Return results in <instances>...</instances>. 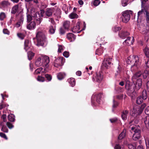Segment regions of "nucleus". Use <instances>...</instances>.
Wrapping results in <instances>:
<instances>
[{"label": "nucleus", "instance_id": "nucleus-1", "mask_svg": "<svg viewBox=\"0 0 149 149\" xmlns=\"http://www.w3.org/2000/svg\"><path fill=\"white\" fill-rule=\"evenodd\" d=\"M126 63L129 65L134 63L131 68V70L134 72L136 70L140 67L141 62L139 57L136 56H132L127 58L126 60Z\"/></svg>", "mask_w": 149, "mask_h": 149}, {"label": "nucleus", "instance_id": "nucleus-2", "mask_svg": "<svg viewBox=\"0 0 149 149\" xmlns=\"http://www.w3.org/2000/svg\"><path fill=\"white\" fill-rule=\"evenodd\" d=\"M49 62V58L47 56H44L41 58H38L36 61L35 64L38 66H42L47 68Z\"/></svg>", "mask_w": 149, "mask_h": 149}, {"label": "nucleus", "instance_id": "nucleus-3", "mask_svg": "<svg viewBox=\"0 0 149 149\" xmlns=\"http://www.w3.org/2000/svg\"><path fill=\"white\" fill-rule=\"evenodd\" d=\"M37 40V45L42 46L45 42V37L44 34L40 31H38L36 35Z\"/></svg>", "mask_w": 149, "mask_h": 149}, {"label": "nucleus", "instance_id": "nucleus-4", "mask_svg": "<svg viewBox=\"0 0 149 149\" xmlns=\"http://www.w3.org/2000/svg\"><path fill=\"white\" fill-rule=\"evenodd\" d=\"M131 130L132 132L134 133L132 137L133 139L135 141L139 139L141 136V131L140 127L134 126L131 127Z\"/></svg>", "mask_w": 149, "mask_h": 149}, {"label": "nucleus", "instance_id": "nucleus-5", "mask_svg": "<svg viewBox=\"0 0 149 149\" xmlns=\"http://www.w3.org/2000/svg\"><path fill=\"white\" fill-rule=\"evenodd\" d=\"M132 11L131 10H126L122 13V20L123 22L127 23L130 20V14H132Z\"/></svg>", "mask_w": 149, "mask_h": 149}, {"label": "nucleus", "instance_id": "nucleus-6", "mask_svg": "<svg viewBox=\"0 0 149 149\" xmlns=\"http://www.w3.org/2000/svg\"><path fill=\"white\" fill-rule=\"evenodd\" d=\"M64 58L63 57H59L56 59L54 62V66L59 67L63 65L64 62Z\"/></svg>", "mask_w": 149, "mask_h": 149}, {"label": "nucleus", "instance_id": "nucleus-7", "mask_svg": "<svg viewBox=\"0 0 149 149\" xmlns=\"http://www.w3.org/2000/svg\"><path fill=\"white\" fill-rule=\"evenodd\" d=\"M132 112V116H136L142 113V110L140 108V106L137 105L135 106L134 107Z\"/></svg>", "mask_w": 149, "mask_h": 149}, {"label": "nucleus", "instance_id": "nucleus-8", "mask_svg": "<svg viewBox=\"0 0 149 149\" xmlns=\"http://www.w3.org/2000/svg\"><path fill=\"white\" fill-rule=\"evenodd\" d=\"M102 94L101 93L93 94L91 97L92 102L96 100L98 103L100 102Z\"/></svg>", "mask_w": 149, "mask_h": 149}, {"label": "nucleus", "instance_id": "nucleus-9", "mask_svg": "<svg viewBox=\"0 0 149 149\" xmlns=\"http://www.w3.org/2000/svg\"><path fill=\"white\" fill-rule=\"evenodd\" d=\"M112 58H107L106 60H104L102 63V66L106 68H108L110 66V65L111 63Z\"/></svg>", "mask_w": 149, "mask_h": 149}, {"label": "nucleus", "instance_id": "nucleus-10", "mask_svg": "<svg viewBox=\"0 0 149 149\" xmlns=\"http://www.w3.org/2000/svg\"><path fill=\"white\" fill-rule=\"evenodd\" d=\"M103 79V74L101 72H99L96 74L95 80L98 82H100Z\"/></svg>", "mask_w": 149, "mask_h": 149}, {"label": "nucleus", "instance_id": "nucleus-11", "mask_svg": "<svg viewBox=\"0 0 149 149\" xmlns=\"http://www.w3.org/2000/svg\"><path fill=\"white\" fill-rule=\"evenodd\" d=\"M34 17L35 20L36 21V23L39 24L42 21V18L38 12L36 13L33 17Z\"/></svg>", "mask_w": 149, "mask_h": 149}, {"label": "nucleus", "instance_id": "nucleus-12", "mask_svg": "<svg viewBox=\"0 0 149 149\" xmlns=\"http://www.w3.org/2000/svg\"><path fill=\"white\" fill-rule=\"evenodd\" d=\"M134 42V40H133V38L130 37H128L123 42V44L124 45H127L132 44Z\"/></svg>", "mask_w": 149, "mask_h": 149}, {"label": "nucleus", "instance_id": "nucleus-13", "mask_svg": "<svg viewBox=\"0 0 149 149\" xmlns=\"http://www.w3.org/2000/svg\"><path fill=\"white\" fill-rule=\"evenodd\" d=\"M80 22H78L77 23L76 26H74L72 29V31L75 33H79L80 31H79L80 25Z\"/></svg>", "mask_w": 149, "mask_h": 149}, {"label": "nucleus", "instance_id": "nucleus-14", "mask_svg": "<svg viewBox=\"0 0 149 149\" xmlns=\"http://www.w3.org/2000/svg\"><path fill=\"white\" fill-rule=\"evenodd\" d=\"M142 84V80L141 79H138L136 83L135 87L136 90H138L141 88Z\"/></svg>", "mask_w": 149, "mask_h": 149}, {"label": "nucleus", "instance_id": "nucleus-15", "mask_svg": "<svg viewBox=\"0 0 149 149\" xmlns=\"http://www.w3.org/2000/svg\"><path fill=\"white\" fill-rule=\"evenodd\" d=\"M129 114L128 111L125 110L123 111L121 114L122 119L124 120H125L127 119L128 116Z\"/></svg>", "mask_w": 149, "mask_h": 149}, {"label": "nucleus", "instance_id": "nucleus-16", "mask_svg": "<svg viewBox=\"0 0 149 149\" xmlns=\"http://www.w3.org/2000/svg\"><path fill=\"white\" fill-rule=\"evenodd\" d=\"M31 45V43L29 40H25L24 49L26 51H27L30 48Z\"/></svg>", "mask_w": 149, "mask_h": 149}, {"label": "nucleus", "instance_id": "nucleus-17", "mask_svg": "<svg viewBox=\"0 0 149 149\" xmlns=\"http://www.w3.org/2000/svg\"><path fill=\"white\" fill-rule=\"evenodd\" d=\"M36 25V23L34 21L32 22L27 25V28L29 30L33 29L35 28Z\"/></svg>", "mask_w": 149, "mask_h": 149}, {"label": "nucleus", "instance_id": "nucleus-18", "mask_svg": "<svg viewBox=\"0 0 149 149\" xmlns=\"http://www.w3.org/2000/svg\"><path fill=\"white\" fill-rule=\"evenodd\" d=\"M67 38L70 42H72L74 40L75 37L72 33H69L67 35Z\"/></svg>", "mask_w": 149, "mask_h": 149}, {"label": "nucleus", "instance_id": "nucleus-19", "mask_svg": "<svg viewBox=\"0 0 149 149\" xmlns=\"http://www.w3.org/2000/svg\"><path fill=\"white\" fill-rule=\"evenodd\" d=\"M52 10L51 9L48 8L46 9V10L45 13V15L47 17H49L52 15Z\"/></svg>", "mask_w": 149, "mask_h": 149}, {"label": "nucleus", "instance_id": "nucleus-20", "mask_svg": "<svg viewBox=\"0 0 149 149\" xmlns=\"http://www.w3.org/2000/svg\"><path fill=\"white\" fill-rule=\"evenodd\" d=\"M143 120L145 123L146 127L149 128V116L145 117L143 119Z\"/></svg>", "mask_w": 149, "mask_h": 149}, {"label": "nucleus", "instance_id": "nucleus-21", "mask_svg": "<svg viewBox=\"0 0 149 149\" xmlns=\"http://www.w3.org/2000/svg\"><path fill=\"white\" fill-rule=\"evenodd\" d=\"M68 81L71 86L73 87L75 86V81L74 79L71 78L69 79Z\"/></svg>", "mask_w": 149, "mask_h": 149}, {"label": "nucleus", "instance_id": "nucleus-22", "mask_svg": "<svg viewBox=\"0 0 149 149\" xmlns=\"http://www.w3.org/2000/svg\"><path fill=\"white\" fill-rule=\"evenodd\" d=\"M129 35V33L127 32L121 31V32L119 34L120 38L122 39H124V38L128 36Z\"/></svg>", "mask_w": 149, "mask_h": 149}, {"label": "nucleus", "instance_id": "nucleus-23", "mask_svg": "<svg viewBox=\"0 0 149 149\" xmlns=\"http://www.w3.org/2000/svg\"><path fill=\"white\" fill-rule=\"evenodd\" d=\"M18 11V6L15 5L13 6L11 11V13L15 14Z\"/></svg>", "mask_w": 149, "mask_h": 149}, {"label": "nucleus", "instance_id": "nucleus-24", "mask_svg": "<svg viewBox=\"0 0 149 149\" xmlns=\"http://www.w3.org/2000/svg\"><path fill=\"white\" fill-rule=\"evenodd\" d=\"M126 132V130H124L120 134L118 137V139L119 140L123 139L125 136Z\"/></svg>", "mask_w": 149, "mask_h": 149}, {"label": "nucleus", "instance_id": "nucleus-25", "mask_svg": "<svg viewBox=\"0 0 149 149\" xmlns=\"http://www.w3.org/2000/svg\"><path fill=\"white\" fill-rule=\"evenodd\" d=\"M70 22L69 21H65L63 23V26L65 29H68L70 25Z\"/></svg>", "mask_w": 149, "mask_h": 149}, {"label": "nucleus", "instance_id": "nucleus-26", "mask_svg": "<svg viewBox=\"0 0 149 149\" xmlns=\"http://www.w3.org/2000/svg\"><path fill=\"white\" fill-rule=\"evenodd\" d=\"M125 86L127 89L129 90L132 88V84L129 81H127Z\"/></svg>", "mask_w": 149, "mask_h": 149}, {"label": "nucleus", "instance_id": "nucleus-27", "mask_svg": "<svg viewBox=\"0 0 149 149\" xmlns=\"http://www.w3.org/2000/svg\"><path fill=\"white\" fill-rule=\"evenodd\" d=\"M65 76L64 73L60 72L57 75V77L58 79L61 80L63 79Z\"/></svg>", "mask_w": 149, "mask_h": 149}, {"label": "nucleus", "instance_id": "nucleus-28", "mask_svg": "<svg viewBox=\"0 0 149 149\" xmlns=\"http://www.w3.org/2000/svg\"><path fill=\"white\" fill-rule=\"evenodd\" d=\"M69 17L71 19H74L78 18V16L76 13H72L69 15Z\"/></svg>", "mask_w": 149, "mask_h": 149}, {"label": "nucleus", "instance_id": "nucleus-29", "mask_svg": "<svg viewBox=\"0 0 149 149\" xmlns=\"http://www.w3.org/2000/svg\"><path fill=\"white\" fill-rule=\"evenodd\" d=\"M10 3L8 1H4L1 3V5L3 7H6L10 6Z\"/></svg>", "mask_w": 149, "mask_h": 149}, {"label": "nucleus", "instance_id": "nucleus-30", "mask_svg": "<svg viewBox=\"0 0 149 149\" xmlns=\"http://www.w3.org/2000/svg\"><path fill=\"white\" fill-rule=\"evenodd\" d=\"M8 118L9 120L10 121H15V116L13 114H11L9 115L8 116Z\"/></svg>", "mask_w": 149, "mask_h": 149}, {"label": "nucleus", "instance_id": "nucleus-31", "mask_svg": "<svg viewBox=\"0 0 149 149\" xmlns=\"http://www.w3.org/2000/svg\"><path fill=\"white\" fill-rule=\"evenodd\" d=\"M143 98L141 96H139L137 98L136 101V103L137 104H141L143 102Z\"/></svg>", "mask_w": 149, "mask_h": 149}, {"label": "nucleus", "instance_id": "nucleus-32", "mask_svg": "<svg viewBox=\"0 0 149 149\" xmlns=\"http://www.w3.org/2000/svg\"><path fill=\"white\" fill-rule=\"evenodd\" d=\"M34 56V54L31 52H28V57L29 60H31Z\"/></svg>", "mask_w": 149, "mask_h": 149}, {"label": "nucleus", "instance_id": "nucleus-33", "mask_svg": "<svg viewBox=\"0 0 149 149\" xmlns=\"http://www.w3.org/2000/svg\"><path fill=\"white\" fill-rule=\"evenodd\" d=\"M143 98V99L145 100L148 97L147 94V92L146 90H143L142 92V93Z\"/></svg>", "mask_w": 149, "mask_h": 149}, {"label": "nucleus", "instance_id": "nucleus-34", "mask_svg": "<svg viewBox=\"0 0 149 149\" xmlns=\"http://www.w3.org/2000/svg\"><path fill=\"white\" fill-rule=\"evenodd\" d=\"M141 74V72H139L135 74L132 77V78L133 79H136L138 77H139Z\"/></svg>", "mask_w": 149, "mask_h": 149}, {"label": "nucleus", "instance_id": "nucleus-35", "mask_svg": "<svg viewBox=\"0 0 149 149\" xmlns=\"http://www.w3.org/2000/svg\"><path fill=\"white\" fill-rule=\"evenodd\" d=\"M26 17L27 22H29L32 20V17L29 14H28V13H27Z\"/></svg>", "mask_w": 149, "mask_h": 149}, {"label": "nucleus", "instance_id": "nucleus-36", "mask_svg": "<svg viewBox=\"0 0 149 149\" xmlns=\"http://www.w3.org/2000/svg\"><path fill=\"white\" fill-rule=\"evenodd\" d=\"M23 21V19L22 17H21V21H20L18 22L16 24L15 26L17 28L19 27L20 25H21V24L22 23Z\"/></svg>", "mask_w": 149, "mask_h": 149}, {"label": "nucleus", "instance_id": "nucleus-37", "mask_svg": "<svg viewBox=\"0 0 149 149\" xmlns=\"http://www.w3.org/2000/svg\"><path fill=\"white\" fill-rule=\"evenodd\" d=\"M1 130V131L6 133L8 132V130L6 127L3 125H2Z\"/></svg>", "mask_w": 149, "mask_h": 149}, {"label": "nucleus", "instance_id": "nucleus-38", "mask_svg": "<svg viewBox=\"0 0 149 149\" xmlns=\"http://www.w3.org/2000/svg\"><path fill=\"white\" fill-rule=\"evenodd\" d=\"M55 29L52 26H50L49 27V32L50 33L53 34L55 31Z\"/></svg>", "mask_w": 149, "mask_h": 149}, {"label": "nucleus", "instance_id": "nucleus-39", "mask_svg": "<svg viewBox=\"0 0 149 149\" xmlns=\"http://www.w3.org/2000/svg\"><path fill=\"white\" fill-rule=\"evenodd\" d=\"M103 53V51L102 49L100 48L98 49H97L95 53L96 54H97L98 55H100L101 54Z\"/></svg>", "mask_w": 149, "mask_h": 149}, {"label": "nucleus", "instance_id": "nucleus-40", "mask_svg": "<svg viewBox=\"0 0 149 149\" xmlns=\"http://www.w3.org/2000/svg\"><path fill=\"white\" fill-rule=\"evenodd\" d=\"M128 0H122L121 3L123 6H125L128 3Z\"/></svg>", "mask_w": 149, "mask_h": 149}, {"label": "nucleus", "instance_id": "nucleus-41", "mask_svg": "<svg viewBox=\"0 0 149 149\" xmlns=\"http://www.w3.org/2000/svg\"><path fill=\"white\" fill-rule=\"evenodd\" d=\"M37 80L40 82H43L45 81V78L44 77L39 76H38Z\"/></svg>", "mask_w": 149, "mask_h": 149}, {"label": "nucleus", "instance_id": "nucleus-42", "mask_svg": "<svg viewBox=\"0 0 149 149\" xmlns=\"http://www.w3.org/2000/svg\"><path fill=\"white\" fill-rule=\"evenodd\" d=\"M147 149L149 148V138H147L145 139Z\"/></svg>", "mask_w": 149, "mask_h": 149}, {"label": "nucleus", "instance_id": "nucleus-43", "mask_svg": "<svg viewBox=\"0 0 149 149\" xmlns=\"http://www.w3.org/2000/svg\"><path fill=\"white\" fill-rule=\"evenodd\" d=\"M128 146L129 149H136V146L135 145L129 144Z\"/></svg>", "mask_w": 149, "mask_h": 149}, {"label": "nucleus", "instance_id": "nucleus-44", "mask_svg": "<svg viewBox=\"0 0 149 149\" xmlns=\"http://www.w3.org/2000/svg\"><path fill=\"white\" fill-rule=\"evenodd\" d=\"M42 68H40L37 69L35 71V73L36 74H38L40 73V72L42 71Z\"/></svg>", "mask_w": 149, "mask_h": 149}, {"label": "nucleus", "instance_id": "nucleus-45", "mask_svg": "<svg viewBox=\"0 0 149 149\" xmlns=\"http://www.w3.org/2000/svg\"><path fill=\"white\" fill-rule=\"evenodd\" d=\"M100 1L99 0H94L93 2V5L95 6H98L100 3Z\"/></svg>", "mask_w": 149, "mask_h": 149}, {"label": "nucleus", "instance_id": "nucleus-46", "mask_svg": "<svg viewBox=\"0 0 149 149\" xmlns=\"http://www.w3.org/2000/svg\"><path fill=\"white\" fill-rule=\"evenodd\" d=\"M45 77L49 81H50L52 79V77L49 74H46L45 75Z\"/></svg>", "mask_w": 149, "mask_h": 149}, {"label": "nucleus", "instance_id": "nucleus-47", "mask_svg": "<svg viewBox=\"0 0 149 149\" xmlns=\"http://www.w3.org/2000/svg\"><path fill=\"white\" fill-rule=\"evenodd\" d=\"M0 136L6 140L8 139V138L7 137L6 135L5 134L2 132H0Z\"/></svg>", "mask_w": 149, "mask_h": 149}, {"label": "nucleus", "instance_id": "nucleus-48", "mask_svg": "<svg viewBox=\"0 0 149 149\" xmlns=\"http://www.w3.org/2000/svg\"><path fill=\"white\" fill-rule=\"evenodd\" d=\"M58 52L61 53L63 49V47L60 45H58Z\"/></svg>", "mask_w": 149, "mask_h": 149}, {"label": "nucleus", "instance_id": "nucleus-49", "mask_svg": "<svg viewBox=\"0 0 149 149\" xmlns=\"http://www.w3.org/2000/svg\"><path fill=\"white\" fill-rule=\"evenodd\" d=\"M6 125L9 129H12L14 127V126L9 122L6 123Z\"/></svg>", "mask_w": 149, "mask_h": 149}, {"label": "nucleus", "instance_id": "nucleus-50", "mask_svg": "<svg viewBox=\"0 0 149 149\" xmlns=\"http://www.w3.org/2000/svg\"><path fill=\"white\" fill-rule=\"evenodd\" d=\"M5 17V14L3 13H1L0 15V19L1 20H3Z\"/></svg>", "mask_w": 149, "mask_h": 149}, {"label": "nucleus", "instance_id": "nucleus-51", "mask_svg": "<svg viewBox=\"0 0 149 149\" xmlns=\"http://www.w3.org/2000/svg\"><path fill=\"white\" fill-rule=\"evenodd\" d=\"M146 13V20L147 22H149V13L147 11H145Z\"/></svg>", "mask_w": 149, "mask_h": 149}, {"label": "nucleus", "instance_id": "nucleus-52", "mask_svg": "<svg viewBox=\"0 0 149 149\" xmlns=\"http://www.w3.org/2000/svg\"><path fill=\"white\" fill-rule=\"evenodd\" d=\"M118 120V119L116 118H114L110 119V121L111 123H114L116 122Z\"/></svg>", "mask_w": 149, "mask_h": 149}, {"label": "nucleus", "instance_id": "nucleus-53", "mask_svg": "<svg viewBox=\"0 0 149 149\" xmlns=\"http://www.w3.org/2000/svg\"><path fill=\"white\" fill-rule=\"evenodd\" d=\"M148 71L147 70L144 71L143 74V77L144 79H146L148 76Z\"/></svg>", "mask_w": 149, "mask_h": 149}, {"label": "nucleus", "instance_id": "nucleus-54", "mask_svg": "<svg viewBox=\"0 0 149 149\" xmlns=\"http://www.w3.org/2000/svg\"><path fill=\"white\" fill-rule=\"evenodd\" d=\"M63 56L65 57L66 58H68L69 56V53L68 52H64L63 53Z\"/></svg>", "mask_w": 149, "mask_h": 149}, {"label": "nucleus", "instance_id": "nucleus-55", "mask_svg": "<svg viewBox=\"0 0 149 149\" xmlns=\"http://www.w3.org/2000/svg\"><path fill=\"white\" fill-rule=\"evenodd\" d=\"M121 29L119 27H114L113 28V31L115 32H116L118 31L119 30H120Z\"/></svg>", "mask_w": 149, "mask_h": 149}, {"label": "nucleus", "instance_id": "nucleus-56", "mask_svg": "<svg viewBox=\"0 0 149 149\" xmlns=\"http://www.w3.org/2000/svg\"><path fill=\"white\" fill-rule=\"evenodd\" d=\"M17 36L19 38L22 39H23L24 38V36L21 33H17Z\"/></svg>", "mask_w": 149, "mask_h": 149}, {"label": "nucleus", "instance_id": "nucleus-57", "mask_svg": "<svg viewBox=\"0 0 149 149\" xmlns=\"http://www.w3.org/2000/svg\"><path fill=\"white\" fill-rule=\"evenodd\" d=\"M49 21L52 24L54 25L55 24V22L53 18H49Z\"/></svg>", "mask_w": 149, "mask_h": 149}, {"label": "nucleus", "instance_id": "nucleus-58", "mask_svg": "<svg viewBox=\"0 0 149 149\" xmlns=\"http://www.w3.org/2000/svg\"><path fill=\"white\" fill-rule=\"evenodd\" d=\"M145 113L146 114L149 115V106L147 107L145 109Z\"/></svg>", "mask_w": 149, "mask_h": 149}, {"label": "nucleus", "instance_id": "nucleus-59", "mask_svg": "<svg viewBox=\"0 0 149 149\" xmlns=\"http://www.w3.org/2000/svg\"><path fill=\"white\" fill-rule=\"evenodd\" d=\"M146 104L145 103H143V104H142L141 107H140V108L142 110V112L144 108L146 107Z\"/></svg>", "mask_w": 149, "mask_h": 149}, {"label": "nucleus", "instance_id": "nucleus-60", "mask_svg": "<svg viewBox=\"0 0 149 149\" xmlns=\"http://www.w3.org/2000/svg\"><path fill=\"white\" fill-rule=\"evenodd\" d=\"M6 115L3 114L2 115L1 118L2 119L3 122H6Z\"/></svg>", "mask_w": 149, "mask_h": 149}, {"label": "nucleus", "instance_id": "nucleus-61", "mask_svg": "<svg viewBox=\"0 0 149 149\" xmlns=\"http://www.w3.org/2000/svg\"><path fill=\"white\" fill-rule=\"evenodd\" d=\"M144 10H144L142 9L141 10L139 11L138 12V16H139L143 14V13L144 12Z\"/></svg>", "mask_w": 149, "mask_h": 149}, {"label": "nucleus", "instance_id": "nucleus-62", "mask_svg": "<svg viewBox=\"0 0 149 149\" xmlns=\"http://www.w3.org/2000/svg\"><path fill=\"white\" fill-rule=\"evenodd\" d=\"M3 32L4 33L7 34H8L9 33V31L7 29H4L3 30Z\"/></svg>", "mask_w": 149, "mask_h": 149}, {"label": "nucleus", "instance_id": "nucleus-63", "mask_svg": "<svg viewBox=\"0 0 149 149\" xmlns=\"http://www.w3.org/2000/svg\"><path fill=\"white\" fill-rule=\"evenodd\" d=\"M147 47H146L144 49V52L146 55H148V52L149 51Z\"/></svg>", "mask_w": 149, "mask_h": 149}, {"label": "nucleus", "instance_id": "nucleus-64", "mask_svg": "<svg viewBox=\"0 0 149 149\" xmlns=\"http://www.w3.org/2000/svg\"><path fill=\"white\" fill-rule=\"evenodd\" d=\"M121 147L118 144H116L115 147H114V149H121Z\"/></svg>", "mask_w": 149, "mask_h": 149}]
</instances>
